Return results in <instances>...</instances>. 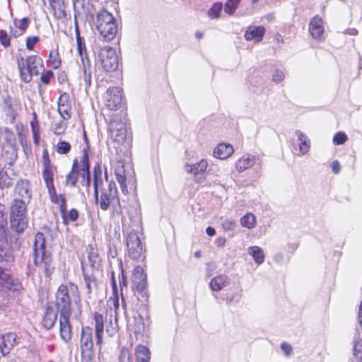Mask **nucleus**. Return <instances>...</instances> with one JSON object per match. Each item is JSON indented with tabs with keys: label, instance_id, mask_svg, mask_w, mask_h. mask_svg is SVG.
<instances>
[{
	"label": "nucleus",
	"instance_id": "61",
	"mask_svg": "<svg viewBox=\"0 0 362 362\" xmlns=\"http://www.w3.org/2000/svg\"><path fill=\"white\" fill-rule=\"evenodd\" d=\"M6 226H0V245L7 243L6 233L5 230Z\"/></svg>",
	"mask_w": 362,
	"mask_h": 362
},
{
	"label": "nucleus",
	"instance_id": "37",
	"mask_svg": "<svg viewBox=\"0 0 362 362\" xmlns=\"http://www.w3.org/2000/svg\"><path fill=\"white\" fill-rule=\"evenodd\" d=\"M82 68L83 72V81L85 83L86 88H88L91 85V72L90 70V61L88 59H83Z\"/></svg>",
	"mask_w": 362,
	"mask_h": 362
},
{
	"label": "nucleus",
	"instance_id": "55",
	"mask_svg": "<svg viewBox=\"0 0 362 362\" xmlns=\"http://www.w3.org/2000/svg\"><path fill=\"white\" fill-rule=\"evenodd\" d=\"M40 39L37 36L28 37L26 39V48L28 50H33L34 46L39 42Z\"/></svg>",
	"mask_w": 362,
	"mask_h": 362
},
{
	"label": "nucleus",
	"instance_id": "21",
	"mask_svg": "<svg viewBox=\"0 0 362 362\" xmlns=\"http://www.w3.org/2000/svg\"><path fill=\"white\" fill-rule=\"evenodd\" d=\"M16 343V334L9 332L0 335V353L5 356L9 354L11 349Z\"/></svg>",
	"mask_w": 362,
	"mask_h": 362
},
{
	"label": "nucleus",
	"instance_id": "16",
	"mask_svg": "<svg viewBox=\"0 0 362 362\" xmlns=\"http://www.w3.org/2000/svg\"><path fill=\"white\" fill-rule=\"evenodd\" d=\"M0 285L13 292L20 291L23 286L18 279L13 278L0 267Z\"/></svg>",
	"mask_w": 362,
	"mask_h": 362
},
{
	"label": "nucleus",
	"instance_id": "33",
	"mask_svg": "<svg viewBox=\"0 0 362 362\" xmlns=\"http://www.w3.org/2000/svg\"><path fill=\"white\" fill-rule=\"evenodd\" d=\"M53 11L54 16L57 19L66 18V13L64 9V0L56 1L50 4Z\"/></svg>",
	"mask_w": 362,
	"mask_h": 362
},
{
	"label": "nucleus",
	"instance_id": "9",
	"mask_svg": "<svg viewBox=\"0 0 362 362\" xmlns=\"http://www.w3.org/2000/svg\"><path fill=\"white\" fill-rule=\"evenodd\" d=\"M93 348V329L88 326L83 327L81 334L82 362H91L94 357Z\"/></svg>",
	"mask_w": 362,
	"mask_h": 362
},
{
	"label": "nucleus",
	"instance_id": "63",
	"mask_svg": "<svg viewBox=\"0 0 362 362\" xmlns=\"http://www.w3.org/2000/svg\"><path fill=\"white\" fill-rule=\"evenodd\" d=\"M284 78V74L283 71L276 70L273 74V81L276 83L281 82Z\"/></svg>",
	"mask_w": 362,
	"mask_h": 362
},
{
	"label": "nucleus",
	"instance_id": "10",
	"mask_svg": "<svg viewBox=\"0 0 362 362\" xmlns=\"http://www.w3.org/2000/svg\"><path fill=\"white\" fill-rule=\"evenodd\" d=\"M112 315L110 314V317L108 318V313H106V315L104 317L100 314L95 315V337H96V344L97 345H100L103 342L104 329H105V332L109 337H112L113 334V327L112 323Z\"/></svg>",
	"mask_w": 362,
	"mask_h": 362
},
{
	"label": "nucleus",
	"instance_id": "50",
	"mask_svg": "<svg viewBox=\"0 0 362 362\" xmlns=\"http://www.w3.org/2000/svg\"><path fill=\"white\" fill-rule=\"evenodd\" d=\"M221 226L225 231L233 230L236 227V222L234 219H226L221 223Z\"/></svg>",
	"mask_w": 362,
	"mask_h": 362
},
{
	"label": "nucleus",
	"instance_id": "6",
	"mask_svg": "<svg viewBox=\"0 0 362 362\" xmlns=\"http://www.w3.org/2000/svg\"><path fill=\"white\" fill-rule=\"evenodd\" d=\"M147 284V274L144 267L141 266L135 267L131 276V286L134 293L141 297V300L144 305L148 303L149 296L146 290Z\"/></svg>",
	"mask_w": 362,
	"mask_h": 362
},
{
	"label": "nucleus",
	"instance_id": "30",
	"mask_svg": "<svg viewBox=\"0 0 362 362\" xmlns=\"http://www.w3.org/2000/svg\"><path fill=\"white\" fill-rule=\"evenodd\" d=\"M78 161L74 160L71 172L66 176V185L71 187H75L78 179L80 172L78 170Z\"/></svg>",
	"mask_w": 362,
	"mask_h": 362
},
{
	"label": "nucleus",
	"instance_id": "11",
	"mask_svg": "<svg viewBox=\"0 0 362 362\" xmlns=\"http://www.w3.org/2000/svg\"><path fill=\"white\" fill-rule=\"evenodd\" d=\"M209 167L206 159H201L194 164H185V170L187 173L192 174L194 181L197 183H202L206 179V171Z\"/></svg>",
	"mask_w": 362,
	"mask_h": 362
},
{
	"label": "nucleus",
	"instance_id": "39",
	"mask_svg": "<svg viewBox=\"0 0 362 362\" xmlns=\"http://www.w3.org/2000/svg\"><path fill=\"white\" fill-rule=\"evenodd\" d=\"M13 179L10 177L8 173L3 169L0 170V189L4 190L11 187Z\"/></svg>",
	"mask_w": 362,
	"mask_h": 362
},
{
	"label": "nucleus",
	"instance_id": "22",
	"mask_svg": "<svg viewBox=\"0 0 362 362\" xmlns=\"http://www.w3.org/2000/svg\"><path fill=\"white\" fill-rule=\"evenodd\" d=\"M81 166L80 168V175L82 178V182L83 185H86L87 188L90 187V170H89V161H88V155L86 152L84 151L83 156L81 158Z\"/></svg>",
	"mask_w": 362,
	"mask_h": 362
},
{
	"label": "nucleus",
	"instance_id": "41",
	"mask_svg": "<svg viewBox=\"0 0 362 362\" xmlns=\"http://www.w3.org/2000/svg\"><path fill=\"white\" fill-rule=\"evenodd\" d=\"M29 23H30V19L27 17L22 18L19 21L18 25L15 21V25L19 29V31L16 30L15 32H13V36L15 37H18V36L21 35L23 34V33L26 30Z\"/></svg>",
	"mask_w": 362,
	"mask_h": 362
},
{
	"label": "nucleus",
	"instance_id": "2",
	"mask_svg": "<svg viewBox=\"0 0 362 362\" xmlns=\"http://www.w3.org/2000/svg\"><path fill=\"white\" fill-rule=\"evenodd\" d=\"M71 301L75 303L80 302L77 286L72 283L62 284L56 293V306L60 313V337L65 342H68L71 338V327L69 322Z\"/></svg>",
	"mask_w": 362,
	"mask_h": 362
},
{
	"label": "nucleus",
	"instance_id": "12",
	"mask_svg": "<svg viewBox=\"0 0 362 362\" xmlns=\"http://www.w3.org/2000/svg\"><path fill=\"white\" fill-rule=\"evenodd\" d=\"M1 108L6 119L12 124L21 110V104L17 99L7 96L3 99Z\"/></svg>",
	"mask_w": 362,
	"mask_h": 362
},
{
	"label": "nucleus",
	"instance_id": "24",
	"mask_svg": "<svg viewBox=\"0 0 362 362\" xmlns=\"http://www.w3.org/2000/svg\"><path fill=\"white\" fill-rule=\"evenodd\" d=\"M255 163V157L249 154L243 155L235 162V168L238 173H243Z\"/></svg>",
	"mask_w": 362,
	"mask_h": 362
},
{
	"label": "nucleus",
	"instance_id": "8",
	"mask_svg": "<svg viewBox=\"0 0 362 362\" xmlns=\"http://www.w3.org/2000/svg\"><path fill=\"white\" fill-rule=\"evenodd\" d=\"M127 252L129 257L134 260L144 262L146 259L145 249L138 234L129 233L126 239Z\"/></svg>",
	"mask_w": 362,
	"mask_h": 362
},
{
	"label": "nucleus",
	"instance_id": "31",
	"mask_svg": "<svg viewBox=\"0 0 362 362\" xmlns=\"http://www.w3.org/2000/svg\"><path fill=\"white\" fill-rule=\"evenodd\" d=\"M2 158L6 166H12L17 159V151L14 146H8L4 149Z\"/></svg>",
	"mask_w": 362,
	"mask_h": 362
},
{
	"label": "nucleus",
	"instance_id": "48",
	"mask_svg": "<svg viewBox=\"0 0 362 362\" xmlns=\"http://www.w3.org/2000/svg\"><path fill=\"white\" fill-rule=\"evenodd\" d=\"M84 280L86 282V288L88 293H90L92 289L97 286V282L93 276H89L84 274Z\"/></svg>",
	"mask_w": 362,
	"mask_h": 362
},
{
	"label": "nucleus",
	"instance_id": "45",
	"mask_svg": "<svg viewBox=\"0 0 362 362\" xmlns=\"http://www.w3.org/2000/svg\"><path fill=\"white\" fill-rule=\"evenodd\" d=\"M348 139L346 134L344 132H337L333 137V143L334 145L344 144Z\"/></svg>",
	"mask_w": 362,
	"mask_h": 362
},
{
	"label": "nucleus",
	"instance_id": "23",
	"mask_svg": "<svg viewBox=\"0 0 362 362\" xmlns=\"http://www.w3.org/2000/svg\"><path fill=\"white\" fill-rule=\"evenodd\" d=\"M234 152L232 145L226 143H221L218 144L214 150V156L221 160H224L230 157Z\"/></svg>",
	"mask_w": 362,
	"mask_h": 362
},
{
	"label": "nucleus",
	"instance_id": "54",
	"mask_svg": "<svg viewBox=\"0 0 362 362\" xmlns=\"http://www.w3.org/2000/svg\"><path fill=\"white\" fill-rule=\"evenodd\" d=\"M0 42L4 47H8L10 45V37L5 30H0Z\"/></svg>",
	"mask_w": 362,
	"mask_h": 362
},
{
	"label": "nucleus",
	"instance_id": "44",
	"mask_svg": "<svg viewBox=\"0 0 362 362\" xmlns=\"http://www.w3.org/2000/svg\"><path fill=\"white\" fill-rule=\"evenodd\" d=\"M241 0H228L225 4L224 11L229 15L234 14Z\"/></svg>",
	"mask_w": 362,
	"mask_h": 362
},
{
	"label": "nucleus",
	"instance_id": "64",
	"mask_svg": "<svg viewBox=\"0 0 362 362\" xmlns=\"http://www.w3.org/2000/svg\"><path fill=\"white\" fill-rule=\"evenodd\" d=\"M57 205L59 207V211H60L61 216H64V215L65 214V212L66 211V198L64 197L63 199H62L60 201V202L57 204Z\"/></svg>",
	"mask_w": 362,
	"mask_h": 362
},
{
	"label": "nucleus",
	"instance_id": "46",
	"mask_svg": "<svg viewBox=\"0 0 362 362\" xmlns=\"http://www.w3.org/2000/svg\"><path fill=\"white\" fill-rule=\"evenodd\" d=\"M48 193L49 194L51 202L55 204L59 203L60 201L65 197V196L62 194H57L54 187L49 189Z\"/></svg>",
	"mask_w": 362,
	"mask_h": 362
},
{
	"label": "nucleus",
	"instance_id": "35",
	"mask_svg": "<svg viewBox=\"0 0 362 362\" xmlns=\"http://www.w3.org/2000/svg\"><path fill=\"white\" fill-rule=\"evenodd\" d=\"M0 137L5 141L8 146H14L16 137L14 133L8 127L0 129Z\"/></svg>",
	"mask_w": 362,
	"mask_h": 362
},
{
	"label": "nucleus",
	"instance_id": "14",
	"mask_svg": "<svg viewBox=\"0 0 362 362\" xmlns=\"http://www.w3.org/2000/svg\"><path fill=\"white\" fill-rule=\"evenodd\" d=\"M112 92L110 88H109L106 93L104 94V103H105V107L102 110V113L105 117V119L107 123H110L107 127V130L110 132V136L109 139H112L113 137V135L112 134V122L113 121V117L112 115V110L113 107V100L112 99Z\"/></svg>",
	"mask_w": 362,
	"mask_h": 362
},
{
	"label": "nucleus",
	"instance_id": "26",
	"mask_svg": "<svg viewBox=\"0 0 362 362\" xmlns=\"http://www.w3.org/2000/svg\"><path fill=\"white\" fill-rule=\"evenodd\" d=\"M136 362H149L151 354L148 348L144 345H138L135 348Z\"/></svg>",
	"mask_w": 362,
	"mask_h": 362
},
{
	"label": "nucleus",
	"instance_id": "47",
	"mask_svg": "<svg viewBox=\"0 0 362 362\" xmlns=\"http://www.w3.org/2000/svg\"><path fill=\"white\" fill-rule=\"evenodd\" d=\"M71 145L69 143L62 141L57 145V152L59 154H66L70 151Z\"/></svg>",
	"mask_w": 362,
	"mask_h": 362
},
{
	"label": "nucleus",
	"instance_id": "15",
	"mask_svg": "<svg viewBox=\"0 0 362 362\" xmlns=\"http://www.w3.org/2000/svg\"><path fill=\"white\" fill-rule=\"evenodd\" d=\"M16 198H19L21 202L30 203L32 198L31 187L26 180L18 181L15 186Z\"/></svg>",
	"mask_w": 362,
	"mask_h": 362
},
{
	"label": "nucleus",
	"instance_id": "1",
	"mask_svg": "<svg viewBox=\"0 0 362 362\" xmlns=\"http://www.w3.org/2000/svg\"><path fill=\"white\" fill-rule=\"evenodd\" d=\"M123 90L119 88L115 92V149L117 158L115 174L124 194L128 193L126 185L127 175L133 170L131 162L132 137L130 128H127V106L123 97Z\"/></svg>",
	"mask_w": 362,
	"mask_h": 362
},
{
	"label": "nucleus",
	"instance_id": "49",
	"mask_svg": "<svg viewBox=\"0 0 362 362\" xmlns=\"http://www.w3.org/2000/svg\"><path fill=\"white\" fill-rule=\"evenodd\" d=\"M354 355L356 358L362 361V339L356 341L354 346Z\"/></svg>",
	"mask_w": 362,
	"mask_h": 362
},
{
	"label": "nucleus",
	"instance_id": "27",
	"mask_svg": "<svg viewBox=\"0 0 362 362\" xmlns=\"http://www.w3.org/2000/svg\"><path fill=\"white\" fill-rule=\"evenodd\" d=\"M88 259L91 268L98 269L100 267L101 259L99 256L98 250L92 246H89L88 250Z\"/></svg>",
	"mask_w": 362,
	"mask_h": 362
},
{
	"label": "nucleus",
	"instance_id": "56",
	"mask_svg": "<svg viewBox=\"0 0 362 362\" xmlns=\"http://www.w3.org/2000/svg\"><path fill=\"white\" fill-rule=\"evenodd\" d=\"M66 130V124L64 122L57 123L54 127V134L60 135L64 133Z\"/></svg>",
	"mask_w": 362,
	"mask_h": 362
},
{
	"label": "nucleus",
	"instance_id": "28",
	"mask_svg": "<svg viewBox=\"0 0 362 362\" xmlns=\"http://www.w3.org/2000/svg\"><path fill=\"white\" fill-rule=\"evenodd\" d=\"M57 319V314L54 310L51 307H47L42 320L43 327L47 329H51L55 324Z\"/></svg>",
	"mask_w": 362,
	"mask_h": 362
},
{
	"label": "nucleus",
	"instance_id": "59",
	"mask_svg": "<svg viewBox=\"0 0 362 362\" xmlns=\"http://www.w3.org/2000/svg\"><path fill=\"white\" fill-rule=\"evenodd\" d=\"M281 349L286 356H289L293 351L292 346L286 342H282L281 344Z\"/></svg>",
	"mask_w": 362,
	"mask_h": 362
},
{
	"label": "nucleus",
	"instance_id": "58",
	"mask_svg": "<svg viewBox=\"0 0 362 362\" xmlns=\"http://www.w3.org/2000/svg\"><path fill=\"white\" fill-rule=\"evenodd\" d=\"M7 225V216L5 213V206L0 204V226Z\"/></svg>",
	"mask_w": 362,
	"mask_h": 362
},
{
	"label": "nucleus",
	"instance_id": "5",
	"mask_svg": "<svg viewBox=\"0 0 362 362\" xmlns=\"http://www.w3.org/2000/svg\"><path fill=\"white\" fill-rule=\"evenodd\" d=\"M45 243L43 234L37 233L34 243V263L36 266L44 267L46 274H49L54 267H52L50 255L45 250Z\"/></svg>",
	"mask_w": 362,
	"mask_h": 362
},
{
	"label": "nucleus",
	"instance_id": "4",
	"mask_svg": "<svg viewBox=\"0 0 362 362\" xmlns=\"http://www.w3.org/2000/svg\"><path fill=\"white\" fill-rule=\"evenodd\" d=\"M18 66L21 78L25 83H29L32 80L33 75H38L40 71L44 70L43 62L37 55L29 56L25 61L23 57H18Z\"/></svg>",
	"mask_w": 362,
	"mask_h": 362
},
{
	"label": "nucleus",
	"instance_id": "53",
	"mask_svg": "<svg viewBox=\"0 0 362 362\" xmlns=\"http://www.w3.org/2000/svg\"><path fill=\"white\" fill-rule=\"evenodd\" d=\"M84 1L85 0H72L75 16L78 15L81 10L83 9Z\"/></svg>",
	"mask_w": 362,
	"mask_h": 362
},
{
	"label": "nucleus",
	"instance_id": "13",
	"mask_svg": "<svg viewBox=\"0 0 362 362\" xmlns=\"http://www.w3.org/2000/svg\"><path fill=\"white\" fill-rule=\"evenodd\" d=\"M102 173L100 166L97 163L94 167L93 179H94V192L98 204L103 210H107L110 205V197L106 194L103 193L98 198V187L102 184Z\"/></svg>",
	"mask_w": 362,
	"mask_h": 362
},
{
	"label": "nucleus",
	"instance_id": "42",
	"mask_svg": "<svg viewBox=\"0 0 362 362\" xmlns=\"http://www.w3.org/2000/svg\"><path fill=\"white\" fill-rule=\"evenodd\" d=\"M223 5L221 2L214 3L208 11V16L210 18H218L222 10Z\"/></svg>",
	"mask_w": 362,
	"mask_h": 362
},
{
	"label": "nucleus",
	"instance_id": "34",
	"mask_svg": "<svg viewBox=\"0 0 362 362\" xmlns=\"http://www.w3.org/2000/svg\"><path fill=\"white\" fill-rule=\"evenodd\" d=\"M243 227L247 229H252L257 225L256 216L250 212L245 214L240 220Z\"/></svg>",
	"mask_w": 362,
	"mask_h": 362
},
{
	"label": "nucleus",
	"instance_id": "25",
	"mask_svg": "<svg viewBox=\"0 0 362 362\" xmlns=\"http://www.w3.org/2000/svg\"><path fill=\"white\" fill-rule=\"evenodd\" d=\"M75 33L77 44V52L78 54L81 57V63H83V59L86 61V59H88V57L86 52V47L84 40L80 35L78 25L76 22L75 23Z\"/></svg>",
	"mask_w": 362,
	"mask_h": 362
},
{
	"label": "nucleus",
	"instance_id": "7",
	"mask_svg": "<svg viewBox=\"0 0 362 362\" xmlns=\"http://www.w3.org/2000/svg\"><path fill=\"white\" fill-rule=\"evenodd\" d=\"M97 28L103 41L113 40V16L106 10L100 11L98 15Z\"/></svg>",
	"mask_w": 362,
	"mask_h": 362
},
{
	"label": "nucleus",
	"instance_id": "38",
	"mask_svg": "<svg viewBox=\"0 0 362 362\" xmlns=\"http://www.w3.org/2000/svg\"><path fill=\"white\" fill-rule=\"evenodd\" d=\"M249 250L250 254L252 256L255 263L260 264L264 262V255L262 248L259 246H252Z\"/></svg>",
	"mask_w": 362,
	"mask_h": 362
},
{
	"label": "nucleus",
	"instance_id": "18",
	"mask_svg": "<svg viewBox=\"0 0 362 362\" xmlns=\"http://www.w3.org/2000/svg\"><path fill=\"white\" fill-rule=\"evenodd\" d=\"M99 61L106 72H112L113 68V49L108 46L102 47L99 54Z\"/></svg>",
	"mask_w": 362,
	"mask_h": 362
},
{
	"label": "nucleus",
	"instance_id": "60",
	"mask_svg": "<svg viewBox=\"0 0 362 362\" xmlns=\"http://www.w3.org/2000/svg\"><path fill=\"white\" fill-rule=\"evenodd\" d=\"M6 226H0V245L7 243L6 233L5 230Z\"/></svg>",
	"mask_w": 362,
	"mask_h": 362
},
{
	"label": "nucleus",
	"instance_id": "29",
	"mask_svg": "<svg viewBox=\"0 0 362 362\" xmlns=\"http://www.w3.org/2000/svg\"><path fill=\"white\" fill-rule=\"evenodd\" d=\"M228 283V279L227 276L220 274L214 276L209 283V286L211 290L215 291H221L225 287Z\"/></svg>",
	"mask_w": 362,
	"mask_h": 362
},
{
	"label": "nucleus",
	"instance_id": "51",
	"mask_svg": "<svg viewBox=\"0 0 362 362\" xmlns=\"http://www.w3.org/2000/svg\"><path fill=\"white\" fill-rule=\"evenodd\" d=\"M131 354L128 349L122 348L119 356V362H130Z\"/></svg>",
	"mask_w": 362,
	"mask_h": 362
},
{
	"label": "nucleus",
	"instance_id": "40",
	"mask_svg": "<svg viewBox=\"0 0 362 362\" xmlns=\"http://www.w3.org/2000/svg\"><path fill=\"white\" fill-rule=\"evenodd\" d=\"M71 107L67 103L63 102L62 99H60L58 105V112L59 115L64 119H69L71 117L70 115Z\"/></svg>",
	"mask_w": 362,
	"mask_h": 362
},
{
	"label": "nucleus",
	"instance_id": "52",
	"mask_svg": "<svg viewBox=\"0 0 362 362\" xmlns=\"http://www.w3.org/2000/svg\"><path fill=\"white\" fill-rule=\"evenodd\" d=\"M119 268H120L121 274H122V279H119V285L121 286V294L122 295V291H123L122 287L124 286V287L127 288L128 281H127V276L124 275V270L123 268V264H122V260L119 261ZM119 279H120V278L119 277Z\"/></svg>",
	"mask_w": 362,
	"mask_h": 362
},
{
	"label": "nucleus",
	"instance_id": "32",
	"mask_svg": "<svg viewBox=\"0 0 362 362\" xmlns=\"http://www.w3.org/2000/svg\"><path fill=\"white\" fill-rule=\"evenodd\" d=\"M13 260L14 257L7 243L0 245V263H6V264L8 265L13 262Z\"/></svg>",
	"mask_w": 362,
	"mask_h": 362
},
{
	"label": "nucleus",
	"instance_id": "3",
	"mask_svg": "<svg viewBox=\"0 0 362 362\" xmlns=\"http://www.w3.org/2000/svg\"><path fill=\"white\" fill-rule=\"evenodd\" d=\"M29 203L15 198L10 206L11 228L18 233H23L28 227L27 206Z\"/></svg>",
	"mask_w": 362,
	"mask_h": 362
},
{
	"label": "nucleus",
	"instance_id": "20",
	"mask_svg": "<svg viewBox=\"0 0 362 362\" xmlns=\"http://www.w3.org/2000/svg\"><path fill=\"white\" fill-rule=\"evenodd\" d=\"M266 33V28L262 25L249 26L245 33L244 37L247 41L260 42Z\"/></svg>",
	"mask_w": 362,
	"mask_h": 362
},
{
	"label": "nucleus",
	"instance_id": "62",
	"mask_svg": "<svg viewBox=\"0 0 362 362\" xmlns=\"http://www.w3.org/2000/svg\"><path fill=\"white\" fill-rule=\"evenodd\" d=\"M6 226H0V245L7 243L6 233L5 230Z\"/></svg>",
	"mask_w": 362,
	"mask_h": 362
},
{
	"label": "nucleus",
	"instance_id": "17",
	"mask_svg": "<svg viewBox=\"0 0 362 362\" xmlns=\"http://www.w3.org/2000/svg\"><path fill=\"white\" fill-rule=\"evenodd\" d=\"M308 30L314 39L321 40L323 38L324 22L320 16L316 15L311 18L308 25Z\"/></svg>",
	"mask_w": 362,
	"mask_h": 362
},
{
	"label": "nucleus",
	"instance_id": "57",
	"mask_svg": "<svg viewBox=\"0 0 362 362\" xmlns=\"http://www.w3.org/2000/svg\"><path fill=\"white\" fill-rule=\"evenodd\" d=\"M49 58L53 59L52 63L54 68H58L60 66L61 60L59 58L57 52L53 51L50 52Z\"/></svg>",
	"mask_w": 362,
	"mask_h": 362
},
{
	"label": "nucleus",
	"instance_id": "43",
	"mask_svg": "<svg viewBox=\"0 0 362 362\" xmlns=\"http://www.w3.org/2000/svg\"><path fill=\"white\" fill-rule=\"evenodd\" d=\"M62 218L64 224L67 225L69 221H76L78 219V212L76 209H72L69 211L66 210L65 214Z\"/></svg>",
	"mask_w": 362,
	"mask_h": 362
},
{
	"label": "nucleus",
	"instance_id": "36",
	"mask_svg": "<svg viewBox=\"0 0 362 362\" xmlns=\"http://www.w3.org/2000/svg\"><path fill=\"white\" fill-rule=\"evenodd\" d=\"M298 139L300 141L299 150L302 154H305L309 151L310 149V141L307 139V136L300 130L296 132Z\"/></svg>",
	"mask_w": 362,
	"mask_h": 362
},
{
	"label": "nucleus",
	"instance_id": "19",
	"mask_svg": "<svg viewBox=\"0 0 362 362\" xmlns=\"http://www.w3.org/2000/svg\"><path fill=\"white\" fill-rule=\"evenodd\" d=\"M42 176L47 189L54 187L53 182L54 172L50 160L46 151L43 153V170Z\"/></svg>",
	"mask_w": 362,
	"mask_h": 362
}]
</instances>
